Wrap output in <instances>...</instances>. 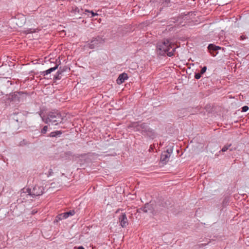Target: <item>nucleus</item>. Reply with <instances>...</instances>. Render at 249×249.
<instances>
[{"label":"nucleus","mask_w":249,"mask_h":249,"mask_svg":"<svg viewBox=\"0 0 249 249\" xmlns=\"http://www.w3.org/2000/svg\"><path fill=\"white\" fill-rule=\"evenodd\" d=\"M135 132H139L144 137L153 139L156 137V133L153 129L151 128L145 123L141 122H131L127 126Z\"/></svg>","instance_id":"obj_1"},{"label":"nucleus","mask_w":249,"mask_h":249,"mask_svg":"<svg viewBox=\"0 0 249 249\" xmlns=\"http://www.w3.org/2000/svg\"><path fill=\"white\" fill-rule=\"evenodd\" d=\"M176 48L168 39H164L162 42L158 43L157 45V53L161 56L166 54L169 57L174 55Z\"/></svg>","instance_id":"obj_2"},{"label":"nucleus","mask_w":249,"mask_h":249,"mask_svg":"<svg viewBox=\"0 0 249 249\" xmlns=\"http://www.w3.org/2000/svg\"><path fill=\"white\" fill-rule=\"evenodd\" d=\"M42 121L46 124L57 125L62 122L63 118L58 110L49 112L46 116L42 117Z\"/></svg>","instance_id":"obj_3"},{"label":"nucleus","mask_w":249,"mask_h":249,"mask_svg":"<svg viewBox=\"0 0 249 249\" xmlns=\"http://www.w3.org/2000/svg\"><path fill=\"white\" fill-rule=\"evenodd\" d=\"M26 94V93L23 91H15L3 96L2 100L5 104L9 103L13 101L19 102L21 96Z\"/></svg>","instance_id":"obj_4"},{"label":"nucleus","mask_w":249,"mask_h":249,"mask_svg":"<svg viewBox=\"0 0 249 249\" xmlns=\"http://www.w3.org/2000/svg\"><path fill=\"white\" fill-rule=\"evenodd\" d=\"M104 42V39L100 36L93 38L90 42L88 44V47L89 49H94L101 43Z\"/></svg>","instance_id":"obj_5"},{"label":"nucleus","mask_w":249,"mask_h":249,"mask_svg":"<svg viewBox=\"0 0 249 249\" xmlns=\"http://www.w3.org/2000/svg\"><path fill=\"white\" fill-rule=\"evenodd\" d=\"M69 11L71 16H74L76 15L81 16L84 14L83 10L79 8L75 5H71L69 7Z\"/></svg>","instance_id":"obj_6"},{"label":"nucleus","mask_w":249,"mask_h":249,"mask_svg":"<svg viewBox=\"0 0 249 249\" xmlns=\"http://www.w3.org/2000/svg\"><path fill=\"white\" fill-rule=\"evenodd\" d=\"M44 192V189L43 186L36 185L34 187L33 189L31 190L32 197H34L41 196Z\"/></svg>","instance_id":"obj_7"},{"label":"nucleus","mask_w":249,"mask_h":249,"mask_svg":"<svg viewBox=\"0 0 249 249\" xmlns=\"http://www.w3.org/2000/svg\"><path fill=\"white\" fill-rule=\"evenodd\" d=\"M32 196L31 189L29 188H23L20 191V198L22 199L21 201H27L28 196Z\"/></svg>","instance_id":"obj_8"},{"label":"nucleus","mask_w":249,"mask_h":249,"mask_svg":"<svg viewBox=\"0 0 249 249\" xmlns=\"http://www.w3.org/2000/svg\"><path fill=\"white\" fill-rule=\"evenodd\" d=\"M172 152V149H167L166 151L163 152L160 156V161L166 164L169 160L171 154Z\"/></svg>","instance_id":"obj_9"},{"label":"nucleus","mask_w":249,"mask_h":249,"mask_svg":"<svg viewBox=\"0 0 249 249\" xmlns=\"http://www.w3.org/2000/svg\"><path fill=\"white\" fill-rule=\"evenodd\" d=\"M120 225L123 227H126L128 224V219L125 213H122L119 217Z\"/></svg>","instance_id":"obj_10"},{"label":"nucleus","mask_w":249,"mask_h":249,"mask_svg":"<svg viewBox=\"0 0 249 249\" xmlns=\"http://www.w3.org/2000/svg\"><path fill=\"white\" fill-rule=\"evenodd\" d=\"M208 49L209 52L211 53V54L213 56H214L216 55L217 53H216V54H214V52H215L218 50L221 49V47L218 46H216L213 44H210L208 46Z\"/></svg>","instance_id":"obj_11"},{"label":"nucleus","mask_w":249,"mask_h":249,"mask_svg":"<svg viewBox=\"0 0 249 249\" xmlns=\"http://www.w3.org/2000/svg\"><path fill=\"white\" fill-rule=\"evenodd\" d=\"M128 78L127 73L124 72L120 74L116 80V82L118 84H121L124 83L125 80Z\"/></svg>","instance_id":"obj_12"},{"label":"nucleus","mask_w":249,"mask_h":249,"mask_svg":"<svg viewBox=\"0 0 249 249\" xmlns=\"http://www.w3.org/2000/svg\"><path fill=\"white\" fill-rule=\"evenodd\" d=\"M139 210H142L144 213L150 212L152 213L153 211V207L151 204L147 203L144 206L141 208Z\"/></svg>","instance_id":"obj_13"},{"label":"nucleus","mask_w":249,"mask_h":249,"mask_svg":"<svg viewBox=\"0 0 249 249\" xmlns=\"http://www.w3.org/2000/svg\"><path fill=\"white\" fill-rule=\"evenodd\" d=\"M63 131L61 130H56L51 132L48 137H59L62 133Z\"/></svg>","instance_id":"obj_14"},{"label":"nucleus","mask_w":249,"mask_h":249,"mask_svg":"<svg viewBox=\"0 0 249 249\" xmlns=\"http://www.w3.org/2000/svg\"><path fill=\"white\" fill-rule=\"evenodd\" d=\"M69 70L70 69L68 68L67 66H63V67H60L59 68V70L57 72V74L58 75H60L62 74L63 72L66 71L68 70Z\"/></svg>","instance_id":"obj_15"},{"label":"nucleus","mask_w":249,"mask_h":249,"mask_svg":"<svg viewBox=\"0 0 249 249\" xmlns=\"http://www.w3.org/2000/svg\"><path fill=\"white\" fill-rule=\"evenodd\" d=\"M75 212L74 210H71L69 212L63 213H62L64 216V218L65 219H66L70 216L73 215L75 214Z\"/></svg>","instance_id":"obj_16"},{"label":"nucleus","mask_w":249,"mask_h":249,"mask_svg":"<svg viewBox=\"0 0 249 249\" xmlns=\"http://www.w3.org/2000/svg\"><path fill=\"white\" fill-rule=\"evenodd\" d=\"M156 2L165 6H167L170 2V0H156Z\"/></svg>","instance_id":"obj_17"},{"label":"nucleus","mask_w":249,"mask_h":249,"mask_svg":"<svg viewBox=\"0 0 249 249\" xmlns=\"http://www.w3.org/2000/svg\"><path fill=\"white\" fill-rule=\"evenodd\" d=\"M64 216L62 213H60L56 216L55 219L53 221L54 223H57L60 220H62L63 219H65Z\"/></svg>","instance_id":"obj_18"},{"label":"nucleus","mask_w":249,"mask_h":249,"mask_svg":"<svg viewBox=\"0 0 249 249\" xmlns=\"http://www.w3.org/2000/svg\"><path fill=\"white\" fill-rule=\"evenodd\" d=\"M231 146V143L227 144L225 145L223 147V148L221 149V151H222V152H226V151H227Z\"/></svg>","instance_id":"obj_19"},{"label":"nucleus","mask_w":249,"mask_h":249,"mask_svg":"<svg viewBox=\"0 0 249 249\" xmlns=\"http://www.w3.org/2000/svg\"><path fill=\"white\" fill-rule=\"evenodd\" d=\"M48 127L47 125H45L44 126L41 130L40 131V133H41V134L42 135H44L46 133L47 130H48Z\"/></svg>","instance_id":"obj_20"},{"label":"nucleus","mask_w":249,"mask_h":249,"mask_svg":"<svg viewBox=\"0 0 249 249\" xmlns=\"http://www.w3.org/2000/svg\"><path fill=\"white\" fill-rule=\"evenodd\" d=\"M59 65V64L56 63L54 67L49 69L50 73L56 70L58 68Z\"/></svg>","instance_id":"obj_21"},{"label":"nucleus","mask_w":249,"mask_h":249,"mask_svg":"<svg viewBox=\"0 0 249 249\" xmlns=\"http://www.w3.org/2000/svg\"><path fill=\"white\" fill-rule=\"evenodd\" d=\"M29 142L26 141L25 140H23L22 141H21L19 143L20 146H24L25 145L28 144Z\"/></svg>","instance_id":"obj_22"},{"label":"nucleus","mask_w":249,"mask_h":249,"mask_svg":"<svg viewBox=\"0 0 249 249\" xmlns=\"http://www.w3.org/2000/svg\"><path fill=\"white\" fill-rule=\"evenodd\" d=\"M50 73H50L49 69L46 71H44L40 72V74L43 76H44L48 74H50Z\"/></svg>","instance_id":"obj_23"},{"label":"nucleus","mask_w":249,"mask_h":249,"mask_svg":"<svg viewBox=\"0 0 249 249\" xmlns=\"http://www.w3.org/2000/svg\"><path fill=\"white\" fill-rule=\"evenodd\" d=\"M201 74H202L200 72V73H195V78L196 79H199L201 77Z\"/></svg>","instance_id":"obj_24"},{"label":"nucleus","mask_w":249,"mask_h":249,"mask_svg":"<svg viewBox=\"0 0 249 249\" xmlns=\"http://www.w3.org/2000/svg\"><path fill=\"white\" fill-rule=\"evenodd\" d=\"M53 174V170L52 169H49V171L47 173H46V175L47 177H50Z\"/></svg>","instance_id":"obj_25"},{"label":"nucleus","mask_w":249,"mask_h":249,"mask_svg":"<svg viewBox=\"0 0 249 249\" xmlns=\"http://www.w3.org/2000/svg\"><path fill=\"white\" fill-rule=\"evenodd\" d=\"M207 70V67L206 66H204L202 69L201 70V71H200V73L203 74H204L206 71Z\"/></svg>","instance_id":"obj_26"},{"label":"nucleus","mask_w":249,"mask_h":249,"mask_svg":"<svg viewBox=\"0 0 249 249\" xmlns=\"http://www.w3.org/2000/svg\"><path fill=\"white\" fill-rule=\"evenodd\" d=\"M249 109V107L247 106H245L242 107V112H246Z\"/></svg>","instance_id":"obj_27"},{"label":"nucleus","mask_w":249,"mask_h":249,"mask_svg":"<svg viewBox=\"0 0 249 249\" xmlns=\"http://www.w3.org/2000/svg\"><path fill=\"white\" fill-rule=\"evenodd\" d=\"M154 148H155V145L154 144L151 145L149 147V151L150 152L153 151Z\"/></svg>","instance_id":"obj_28"},{"label":"nucleus","mask_w":249,"mask_h":249,"mask_svg":"<svg viewBox=\"0 0 249 249\" xmlns=\"http://www.w3.org/2000/svg\"><path fill=\"white\" fill-rule=\"evenodd\" d=\"M51 234H42L43 237L44 238L46 239H50L51 238V236H50Z\"/></svg>","instance_id":"obj_29"},{"label":"nucleus","mask_w":249,"mask_h":249,"mask_svg":"<svg viewBox=\"0 0 249 249\" xmlns=\"http://www.w3.org/2000/svg\"><path fill=\"white\" fill-rule=\"evenodd\" d=\"M246 38V36H245L244 35L241 36L240 37V39L241 40H244Z\"/></svg>","instance_id":"obj_30"},{"label":"nucleus","mask_w":249,"mask_h":249,"mask_svg":"<svg viewBox=\"0 0 249 249\" xmlns=\"http://www.w3.org/2000/svg\"><path fill=\"white\" fill-rule=\"evenodd\" d=\"M90 13H91V14L92 17H94L96 15H97V13H94L93 11H90Z\"/></svg>","instance_id":"obj_31"},{"label":"nucleus","mask_w":249,"mask_h":249,"mask_svg":"<svg viewBox=\"0 0 249 249\" xmlns=\"http://www.w3.org/2000/svg\"><path fill=\"white\" fill-rule=\"evenodd\" d=\"M55 78L56 79H60V77H59V75H58V74L56 73V75L55 76Z\"/></svg>","instance_id":"obj_32"},{"label":"nucleus","mask_w":249,"mask_h":249,"mask_svg":"<svg viewBox=\"0 0 249 249\" xmlns=\"http://www.w3.org/2000/svg\"><path fill=\"white\" fill-rule=\"evenodd\" d=\"M77 249H85L83 246H79L77 248Z\"/></svg>","instance_id":"obj_33"},{"label":"nucleus","mask_w":249,"mask_h":249,"mask_svg":"<svg viewBox=\"0 0 249 249\" xmlns=\"http://www.w3.org/2000/svg\"><path fill=\"white\" fill-rule=\"evenodd\" d=\"M86 12H90V11L89 10H85V12H84V13L86 14Z\"/></svg>","instance_id":"obj_34"},{"label":"nucleus","mask_w":249,"mask_h":249,"mask_svg":"<svg viewBox=\"0 0 249 249\" xmlns=\"http://www.w3.org/2000/svg\"><path fill=\"white\" fill-rule=\"evenodd\" d=\"M7 83H9L10 85H12V82L11 81H7Z\"/></svg>","instance_id":"obj_35"},{"label":"nucleus","mask_w":249,"mask_h":249,"mask_svg":"<svg viewBox=\"0 0 249 249\" xmlns=\"http://www.w3.org/2000/svg\"><path fill=\"white\" fill-rule=\"evenodd\" d=\"M120 210V209H118L116 212V213H117L118 212H119V211Z\"/></svg>","instance_id":"obj_36"}]
</instances>
